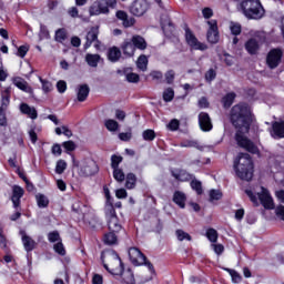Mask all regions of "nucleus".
<instances>
[{
    "instance_id": "1",
    "label": "nucleus",
    "mask_w": 284,
    "mask_h": 284,
    "mask_svg": "<svg viewBox=\"0 0 284 284\" xmlns=\"http://www.w3.org/2000/svg\"><path fill=\"white\" fill-rule=\"evenodd\" d=\"M230 119L232 125L237 130L235 134L237 145L246 150V152H251V154H256L258 152V148L254 145L252 140L243 135L250 132V128L254 122V115L252 114L250 105L247 103L235 104L231 109Z\"/></svg>"
},
{
    "instance_id": "2",
    "label": "nucleus",
    "mask_w": 284,
    "mask_h": 284,
    "mask_svg": "<svg viewBox=\"0 0 284 284\" xmlns=\"http://www.w3.org/2000/svg\"><path fill=\"white\" fill-rule=\"evenodd\" d=\"M72 210L79 215V219L84 221V223H87V225H89V227H91L94 232L103 230V222L99 220L90 206L78 200L72 204Z\"/></svg>"
},
{
    "instance_id": "3",
    "label": "nucleus",
    "mask_w": 284,
    "mask_h": 284,
    "mask_svg": "<svg viewBox=\"0 0 284 284\" xmlns=\"http://www.w3.org/2000/svg\"><path fill=\"white\" fill-rule=\"evenodd\" d=\"M234 170L242 181H250L254 176V163L247 153H240L234 161Z\"/></svg>"
},
{
    "instance_id": "4",
    "label": "nucleus",
    "mask_w": 284,
    "mask_h": 284,
    "mask_svg": "<svg viewBox=\"0 0 284 284\" xmlns=\"http://www.w3.org/2000/svg\"><path fill=\"white\" fill-rule=\"evenodd\" d=\"M113 261L119 267L110 268L108 267V264H104V270L110 272V274H113V276H121L122 284H136V280L134 278V273L132 270H123V261H121L119 254H113Z\"/></svg>"
},
{
    "instance_id": "5",
    "label": "nucleus",
    "mask_w": 284,
    "mask_h": 284,
    "mask_svg": "<svg viewBox=\"0 0 284 284\" xmlns=\"http://www.w3.org/2000/svg\"><path fill=\"white\" fill-rule=\"evenodd\" d=\"M240 8L246 17V19H263L265 14V9H263V4L258 0H244L241 2Z\"/></svg>"
},
{
    "instance_id": "6",
    "label": "nucleus",
    "mask_w": 284,
    "mask_h": 284,
    "mask_svg": "<svg viewBox=\"0 0 284 284\" xmlns=\"http://www.w3.org/2000/svg\"><path fill=\"white\" fill-rule=\"evenodd\" d=\"M110 8H116V0H95L89 7L90 17H99L100 14H110Z\"/></svg>"
},
{
    "instance_id": "7",
    "label": "nucleus",
    "mask_w": 284,
    "mask_h": 284,
    "mask_svg": "<svg viewBox=\"0 0 284 284\" xmlns=\"http://www.w3.org/2000/svg\"><path fill=\"white\" fill-rule=\"evenodd\" d=\"M104 214H105V220L108 223V227L110 232H121L122 226L121 223L119 222V216H116V210H114V204L109 203L108 205L104 206Z\"/></svg>"
},
{
    "instance_id": "8",
    "label": "nucleus",
    "mask_w": 284,
    "mask_h": 284,
    "mask_svg": "<svg viewBox=\"0 0 284 284\" xmlns=\"http://www.w3.org/2000/svg\"><path fill=\"white\" fill-rule=\"evenodd\" d=\"M129 258L135 266L146 265L150 274H154V265L148 261V257L138 247L129 248Z\"/></svg>"
},
{
    "instance_id": "9",
    "label": "nucleus",
    "mask_w": 284,
    "mask_h": 284,
    "mask_svg": "<svg viewBox=\"0 0 284 284\" xmlns=\"http://www.w3.org/2000/svg\"><path fill=\"white\" fill-rule=\"evenodd\" d=\"M158 6H160L162 10V14L160 16V21L162 26V30L165 34V37H172L174 34V24L170 20V14L168 13V9L163 7V2L161 0H154Z\"/></svg>"
},
{
    "instance_id": "10",
    "label": "nucleus",
    "mask_w": 284,
    "mask_h": 284,
    "mask_svg": "<svg viewBox=\"0 0 284 284\" xmlns=\"http://www.w3.org/2000/svg\"><path fill=\"white\" fill-rule=\"evenodd\" d=\"M99 173V164H97V161L92 159H88L81 162L80 169H79V176H94V174Z\"/></svg>"
},
{
    "instance_id": "11",
    "label": "nucleus",
    "mask_w": 284,
    "mask_h": 284,
    "mask_svg": "<svg viewBox=\"0 0 284 284\" xmlns=\"http://www.w3.org/2000/svg\"><path fill=\"white\" fill-rule=\"evenodd\" d=\"M263 43H265V38L263 36H255L251 39H248L245 42V50L251 55L258 54L261 51V48L263 47Z\"/></svg>"
},
{
    "instance_id": "12",
    "label": "nucleus",
    "mask_w": 284,
    "mask_h": 284,
    "mask_svg": "<svg viewBox=\"0 0 284 284\" xmlns=\"http://www.w3.org/2000/svg\"><path fill=\"white\" fill-rule=\"evenodd\" d=\"M184 32H185V40L187 45L192 48V50H205L207 48V44L199 42V39H196V36L190 30V27L187 24L184 26Z\"/></svg>"
},
{
    "instance_id": "13",
    "label": "nucleus",
    "mask_w": 284,
    "mask_h": 284,
    "mask_svg": "<svg viewBox=\"0 0 284 284\" xmlns=\"http://www.w3.org/2000/svg\"><path fill=\"white\" fill-rule=\"evenodd\" d=\"M283 60V50L272 49L266 55V64L271 70H275L277 65H281Z\"/></svg>"
},
{
    "instance_id": "14",
    "label": "nucleus",
    "mask_w": 284,
    "mask_h": 284,
    "mask_svg": "<svg viewBox=\"0 0 284 284\" xmlns=\"http://www.w3.org/2000/svg\"><path fill=\"white\" fill-rule=\"evenodd\" d=\"M148 10H150L148 0H135L130 8V12L133 13L134 17H143Z\"/></svg>"
},
{
    "instance_id": "15",
    "label": "nucleus",
    "mask_w": 284,
    "mask_h": 284,
    "mask_svg": "<svg viewBox=\"0 0 284 284\" xmlns=\"http://www.w3.org/2000/svg\"><path fill=\"white\" fill-rule=\"evenodd\" d=\"M207 26L206 39L209 43H219V24L216 20H209Z\"/></svg>"
},
{
    "instance_id": "16",
    "label": "nucleus",
    "mask_w": 284,
    "mask_h": 284,
    "mask_svg": "<svg viewBox=\"0 0 284 284\" xmlns=\"http://www.w3.org/2000/svg\"><path fill=\"white\" fill-rule=\"evenodd\" d=\"M261 193H258V199L261 201V204L265 210H274V199H272V195L270 194V191L265 187H261Z\"/></svg>"
},
{
    "instance_id": "17",
    "label": "nucleus",
    "mask_w": 284,
    "mask_h": 284,
    "mask_svg": "<svg viewBox=\"0 0 284 284\" xmlns=\"http://www.w3.org/2000/svg\"><path fill=\"white\" fill-rule=\"evenodd\" d=\"M199 125L202 132H212L214 125L212 124V118L206 112H201L199 114Z\"/></svg>"
},
{
    "instance_id": "18",
    "label": "nucleus",
    "mask_w": 284,
    "mask_h": 284,
    "mask_svg": "<svg viewBox=\"0 0 284 284\" xmlns=\"http://www.w3.org/2000/svg\"><path fill=\"white\" fill-rule=\"evenodd\" d=\"M20 235L26 252H32V250H36L37 242L32 237H30V235H28L26 231H20Z\"/></svg>"
},
{
    "instance_id": "19",
    "label": "nucleus",
    "mask_w": 284,
    "mask_h": 284,
    "mask_svg": "<svg viewBox=\"0 0 284 284\" xmlns=\"http://www.w3.org/2000/svg\"><path fill=\"white\" fill-rule=\"evenodd\" d=\"M23 194H24L23 187H21L19 185H13L12 196H11L13 207L17 209L21 205V199L23 197Z\"/></svg>"
},
{
    "instance_id": "20",
    "label": "nucleus",
    "mask_w": 284,
    "mask_h": 284,
    "mask_svg": "<svg viewBox=\"0 0 284 284\" xmlns=\"http://www.w3.org/2000/svg\"><path fill=\"white\" fill-rule=\"evenodd\" d=\"M271 134L273 139H284V120L272 123Z\"/></svg>"
},
{
    "instance_id": "21",
    "label": "nucleus",
    "mask_w": 284,
    "mask_h": 284,
    "mask_svg": "<svg viewBox=\"0 0 284 284\" xmlns=\"http://www.w3.org/2000/svg\"><path fill=\"white\" fill-rule=\"evenodd\" d=\"M171 174L173 178L176 179V181H181V182H187V181H192V179H194L193 174H190V173H187V171L181 170V169H175V170L171 171Z\"/></svg>"
},
{
    "instance_id": "22",
    "label": "nucleus",
    "mask_w": 284,
    "mask_h": 284,
    "mask_svg": "<svg viewBox=\"0 0 284 284\" xmlns=\"http://www.w3.org/2000/svg\"><path fill=\"white\" fill-rule=\"evenodd\" d=\"M115 17H116V19L122 21V26L124 28H132V26H134V23H135L134 18H129L128 13L123 10L116 11Z\"/></svg>"
},
{
    "instance_id": "23",
    "label": "nucleus",
    "mask_w": 284,
    "mask_h": 284,
    "mask_svg": "<svg viewBox=\"0 0 284 284\" xmlns=\"http://www.w3.org/2000/svg\"><path fill=\"white\" fill-rule=\"evenodd\" d=\"M13 84L19 90H22V92H27V94H32L33 92L32 87H30V84H28V81H26L23 78L13 79Z\"/></svg>"
},
{
    "instance_id": "24",
    "label": "nucleus",
    "mask_w": 284,
    "mask_h": 284,
    "mask_svg": "<svg viewBox=\"0 0 284 284\" xmlns=\"http://www.w3.org/2000/svg\"><path fill=\"white\" fill-rule=\"evenodd\" d=\"M121 50L124 54V57H134V52L136 49L134 48V44L132 43V40H124L121 44Z\"/></svg>"
},
{
    "instance_id": "25",
    "label": "nucleus",
    "mask_w": 284,
    "mask_h": 284,
    "mask_svg": "<svg viewBox=\"0 0 284 284\" xmlns=\"http://www.w3.org/2000/svg\"><path fill=\"white\" fill-rule=\"evenodd\" d=\"M20 112H22V114H27V116L32 120L39 116V113H37V109L34 106H30L28 103H22L20 105Z\"/></svg>"
},
{
    "instance_id": "26",
    "label": "nucleus",
    "mask_w": 284,
    "mask_h": 284,
    "mask_svg": "<svg viewBox=\"0 0 284 284\" xmlns=\"http://www.w3.org/2000/svg\"><path fill=\"white\" fill-rule=\"evenodd\" d=\"M131 43L133 44V48L135 50H146L148 49V41H145V38L141 36H133L131 38Z\"/></svg>"
},
{
    "instance_id": "27",
    "label": "nucleus",
    "mask_w": 284,
    "mask_h": 284,
    "mask_svg": "<svg viewBox=\"0 0 284 284\" xmlns=\"http://www.w3.org/2000/svg\"><path fill=\"white\" fill-rule=\"evenodd\" d=\"M90 94V87L88 84H81L78 87L77 99L80 103H83Z\"/></svg>"
},
{
    "instance_id": "28",
    "label": "nucleus",
    "mask_w": 284,
    "mask_h": 284,
    "mask_svg": "<svg viewBox=\"0 0 284 284\" xmlns=\"http://www.w3.org/2000/svg\"><path fill=\"white\" fill-rule=\"evenodd\" d=\"M99 29H91L88 33H87V42L84 43V50H88V48H90V45H92V43H94V41H97V43H99Z\"/></svg>"
},
{
    "instance_id": "29",
    "label": "nucleus",
    "mask_w": 284,
    "mask_h": 284,
    "mask_svg": "<svg viewBox=\"0 0 284 284\" xmlns=\"http://www.w3.org/2000/svg\"><path fill=\"white\" fill-rule=\"evenodd\" d=\"M108 59L111 63H116L121 59V49L119 47H111L108 50Z\"/></svg>"
},
{
    "instance_id": "30",
    "label": "nucleus",
    "mask_w": 284,
    "mask_h": 284,
    "mask_svg": "<svg viewBox=\"0 0 284 284\" xmlns=\"http://www.w3.org/2000/svg\"><path fill=\"white\" fill-rule=\"evenodd\" d=\"M187 201V197L185 196V193L181 191H175L173 194V202L175 205H179V207H185V202Z\"/></svg>"
},
{
    "instance_id": "31",
    "label": "nucleus",
    "mask_w": 284,
    "mask_h": 284,
    "mask_svg": "<svg viewBox=\"0 0 284 284\" xmlns=\"http://www.w3.org/2000/svg\"><path fill=\"white\" fill-rule=\"evenodd\" d=\"M10 88H7L2 91L0 110H8V105H10Z\"/></svg>"
},
{
    "instance_id": "32",
    "label": "nucleus",
    "mask_w": 284,
    "mask_h": 284,
    "mask_svg": "<svg viewBox=\"0 0 284 284\" xmlns=\"http://www.w3.org/2000/svg\"><path fill=\"white\" fill-rule=\"evenodd\" d=\"M85 61L90 68H98L99 61H101V55L97 53H87Z\"/></svg>"
},
{
    "instance_id": "33",
    "label": "nucleus",
    "mask_w": 284,
    "mask_h": 284,
    "mask_svg": "<svg viewBox=\"0 0 284 284\" xmlns=\"http://www.w3.org/2000/svg\"><path fill=\"white\" fill-rule=\"evenodd\" d=\"M124 181L126 190H134L136 187V174L128 173Z\"/></svg>"
},
{
    "instance_id": "34",
    "label": "nucleus",
    "mask_w": 284,
    "mask_h": 284,
    "mask_svg": "<svg viewBox=\"0 0 284 284\" xmlns=\"http://www.w3.org/2000/svg\"><path fill=\"white\" fill-rule=\"evenodd\" d=\"M116 232L110 231L109 233H105L103 236V242L105 245H116Z\"/></svg>"
},
{
    "instance_id": "35",
    "label": "nucleus",
    "mask_w": 284,
    "mask_h": 284,
    "mask_svg": "<svg viewBox=\"0 0 284 284\" xmlns=\"http://www.w3.org/2000/svg\"><path fill=\"white\" fill-rule=\"evenodd\" d=\"M36 200L38 203V207L43 209V207H48V205H50V200L48 199V196L39 193L36 195Z\"/></svg>"
},
{
    "instance_id": "36",
    "label": "nucleus",
    "mask_w": 284,
    "mask_h": 284,
    "mask_svg": "<svg viewBox=\"0 0 284 284\" xmlns=\"http://www.w3.org/2000/svg\"><path fill=\"white\" fill-rule=\"evenodd\" d=\"M205 236L210 243H216L219 241V232L215 229H207Z\"/></svg>"
},
{
    "instance_id": "37",
    "label": "nucleus",
    "mask_w": 284,
    "mask_h": 284,
    "mask_svg": "<svg viewBox=\"0 0 284 284\" xmlns=\"http://www.w3.org/2000/svg\"><path fill=\"white\" fill-rule=\"evenodd\" d=\"M236 99V93L231 92L227 93L223 99H222V103L224 105V108H231L232 103H234V100Z\"/></svg>"
},
{
    "instance_id": "38",
    "label": "nucleus",
    "mask_w": 284,
    "mask_h": 284,
    "mask_svg": "<svg viewBox=\"0 0 284 284\" xmlns=\"http://www.w3.org/2000/svg\"><path fill=\"white\" fill-rule=\"evenodd\" d=\"M125 173L123 172V169L119 168V169H113V179L118 182V183H123V181H125Z\"/></svg>"
},
{
    "instance_id": "39",
    "label": "nucleus",
    "mask_w": 284,
    "mask_h": 284,
    "mask_svg": "<svg viewBox=\"0 0 284 284\" xmlns=\"http://www.w3.org/2000/svg\"><path fill=\"white\" fill-rule=\"evenodd\" d=\"M136 65L139 70H142V72H145V70H148V57L145 54L140 55L136 61Z\"/></svg>"
},
{
    "instance_id": "40",
    "label": "nucleus",
    "mask_w": 284,
    "mask_h": 284,
    "mask_svg": "<svg viewBox=\"0 0 284 284\" xmlns=\"http://www.w3.org/2000/svg\"><path fill=\"white\" fill-rule=\"evenodd\" d=\"M175 236L178 241H192V235L181 229L175 231Z\"/></svg>"
},
{
    "instance_id": "41",
    "label": "nucleus",
    "mask_w": 284,
    "mask_h": 284,
    "mask_svg": "<svg viewBox=\"0 0 284 284\" xmlns=\"http://www.w3.org/2000/svg\"><path fill=\"white\" fill-rule=\"evenodd\" d=\"M123 163V156L113 154L111 155V168L112 170L119 169V165Z\"/></svg>"
},
{
    "instance_id": "42",
    "label": "nucleus",
    "mask_w": 284,
    "mask_h": 284,
    "mask_svg": "<svg viewBox=\"0 0 284 284\" xmlns=\"http://www.w3.org/2000/svg\"><path fill=\"white\" fill-rule=\"evenodd\" d=\"M104 125L109 132H116L119 130V122L116 120H106Z\"/></svg>"
},
{
    "instance_id": "43",
    "label": "nucleus",
    "mask_w": 284,
    "mask_h": 284,
    "mask_svg": "<svg viewBox=\"0 0 284 284\" xmlns=\"http://www.w3.org/2000/svg\"><path fill=\"white\" fill-rule=\"evenodd\" d=\"M68 39V33L65 32V29H58L55 31V41L59 43H63Z\"/></svg>"
},
{
    "instance_id": "44",
    "label": "nucleus",
    "mask_w": 284,
    "mask_h": 284,
    "mask_svg": "<svg viewBox=\"0 0 284 284\" xmlns=\"http://www.w3.org/2000/svg\"><path fill=\"white\" fill-rule=\"evenodd\" d=\"M191 187L196 192V194L199 195L203 194V184L201 183V181L192 180Z\"/></svg>"
},
{
    "instance_id": "45",
    "label": "nucleus",
    "mask_w": 284,
    "mask_h": 284,
    "mask_svg": "<svg viewBox=\"0 0 284 284\" xmlns=\"http://www.w3.org/2000/svg\"><path fill=\"white\" fill-rule=\"evenodd\" d=\"M67 168H68V163H65V161H63V160H59L55 165V173L63 174V172H65Z\"/></svg>"
},
{
    "instance_id": "46",
    "label": "nucleus",
    "mask_w": 284,
    "mask_h": 284,
    "mask_svg": "<svg viewBox=\"0 0 284 284\" xmlns=\"http://www.w3.org/2000/svg\"><path fill=\"white\" fill-rule=\"evenodd\" d=\"M181 148H195L196 150H203V146L196 141H184L181 143Z\"/></svg>"
},
{
    "instance_id": "47",
    "label": "nucleus",
    "mask_w": 284,
    "mask_h": 284,
    "mask_svg": "<svg viewBox=\"0 0 284 284\" xmlns=\"http://www.w3.org/2000/svg\"><path fill=\"white\" fill-rule=\"evenodd\" d=\"M142 136L144 141H154V139H156V133H154V130L149 129L142 133Z\"/></svg>"
},
{
    "instance_id": "48",
    "label": "nucleus",
    "mask_w": 284,
    "mask_h": 284,
    "mask_svg": "<svg viewBox=\"0 0 284 284\" xmlns=\"http://www.w3.org/2000/svg\"><path fill=\"white\" fill-rule=\"evenodd\" d=\"M223 199V193L219 190H211L210 191V201H221Z\"/></svg>"
},
{
    "instance_id": "49",
    "label": "nucleus",
    "mask_w": 284,
    "mask_h": 284,
    "mask_svg": "<svg viewBox=\"0 0 284 284\" xmlns=\"http://www.w3.org/2000/svg\"><path fill=\"white\" fill-rule=\"evenodd\" d=\"M163 99L166 103H170L174 99V90L172 88L166 89L163 92Z\"/></svg>"
},
{
    "instance_id": "50",
    "label": "nucleus",
    "mask_w": 284,
    "mask_h": 284,
    "mask_svg": "<svg viewBox=\"0 0 284 284\" xmlns=\"http://www.w3.org/2000/svg\"><path fill=\"white\" fill-rule=\"evenodd\" d=\"M48 241L50 243H57V241H61V235H59L58 231L50 232L48 234Z\"/></svg>"
},
{
    "instance_id": "51",
    "label": "nucleus",
    "mask_w": 284,
    "mask_h": 284,
    "mask_svg": "<svg viewBox=\"0 0 284 284\" xmlns=\"http://www.w3.org/2000/svg\"><path fill=\"white\" fill-rule=\"evenodd\" d=\"M226 271L231 275L233 283H241V275L239 274V272L232 268H226Z\"/></svg>"
},
{
    "instance_id": "52",
    "label": "nucleus",
    "mask_w": 284,
    "mask_h": 284,
    "mask_svg": "<svg viewBox=\"0 0 284 284\" xmlns=\"http://www.w3.org/2000/svg\"><path fill=\"white\" fill-rule=\"evenodd\" d=\"M153 232H156L158 234L163 231V222L161 219L156 217L155 222L153 223Z\"/></svg>"
},
{
    "instance_id": "53",
    "label": "nucleus",
    "mask_w": 284,
    "mask_h": 284,
    "mask_svg": "<svg viewBox=\"0 0 284 284\" xmlns=\"http://www.w3.org/2000/svg\"><path fill=\"white\" fill-rule=\"evenodd\" d=\"M40 82L42 84L43 92H45V93L51 92V90H52V82H50L48 80H43L42 78H40Z\"/></svg>"
},
{
    "instance_id": "54",
    "label": "nucleus",
    "mask_w": 284,
    "mask_h": 284,
    "mask_svg": "<svg viewBox=\"0 0 284 284\" xmlns=\"http://www.w3.org/2000/svg\"><path fill=\"white\" fill-rule=\"evenodd\" d=\"M214 79H216V71L214 69H209L205 73V80L209 83H212V81H214Z\"/></svg>"
},
{
    "instance_id": "55",
    "label": "nucleus",
    "mask_w": 284,
    "mask_h": 284,
    "mask_svg": "<svg viewBox=\"0 0 284 284\" xmlns=\"http://www.w3.org/2000/svg\"><path fill=\"white\" fill-rule=\"evenodd\" d=\"M53 250L57 254H60V256H65V247H63V243L58 242L54 244Z\"/></svg>"
},
{
    "instance_id": "56",
    "label": "nucleus",
    "mask_w": 284,
    "mask_h": 284,
    "mask_svg": "<svg viewBox=\"0 0 284 284\" xmlns=\"http://www.w3.org/2000/svg\"><path fill=\"white\" fill-rule=\"evenodd\" d=\"M213 252H215V254H217V256H221V254H223V252H225V246H223V244H215L213 243L211 245Z\"/></svg>"
},
{
    "instance_id": "57",
    "label": "nucleus",
    "mask_w": 284,
    "mask_h": 284,
    "mask_svg": "<svg viewBox=\"0 0 284 284\" xmlns=\"http://www.w3.org/2000/svg\"><path fill=\"white\" fill-rule=\"evenodd\" d=\"M180 125H181V123L179 122V120L173 119L168 124V129L171 130V132H176V130H179Z\"/></svg>"
},
{
    "instance_id": "58",
    "label": "nucleus",
    "mask_w": 284,
    "mask_h": 284,
    "mask_svg": "<svg viewBox=\"0 0 284 284\" xmlns=\"http://www.w3.org/2000/svg\"><path fill=\"white\" fill-rule=\"evenodd\" d=\"M29 50H30V47H28V45H20L18 48L17 55L20 57L21 59H23L28 54Z\"/></svg>"
},
{
    "instance_id": "59",
    "label": "nucleus",
    "mask_w": 284,
    "mask_h": 284,
    "mask_svg": "<svg viewBox=\"0 0 284 284\" xmlns=\"http://www.w3.org/2000/svg\"><path fill=\"white\" fill-rule=\"evenodd\" d=\"M57 90H58V92H60V94H63V92H65V90H68V83H65V81H63V80L58 81Z\"/></svg>"
},
{
    "instance_id": "60",
    "label": "nucleus",
    "mask_w": 284,
    "mask_h": 284,
    "mask_svg": "<svg viewBox=\"0 0 284 284\" xmlns=\"http://www.w3.org/2000/svg\"><path fill=\"white\" fill-rule=\"evenodd\" d=\"M62 145L68 152H74V150H77V144H74V142L72 141L63 142Z\"/></svg>"
},
{
    "instance_id": "61",
    "label": "nucleus",
    "mask_w": 284,
    "mask_h": 284,
    "mask_svg": "<svg viewBox=\"0 0 284 284\" xmlns=\"http://www.w3.org/2000/svg\"><path fill=\"white\" fill-rule=\"evenodd\" d=\"M230 29H231L232 34H234V37H239V34H241V24L231 23Z\"/></svg>"
},
{
    "instance_id": "62",
    "label": "nucleus",
    "mask_w": 284,
    "mask_h": 284,
    "mask_svg": "<svg viewBox=\"0 0 284 284\" xmlns=\"http://www.w3.org/2000/svg\"><path fill=\"white\" fill-rule=\"evenodd\" d=\"M140 79L141 78L136 73L126 74V81H129V83H139Z\"/></svg>"
},
{
    "instance_id": "63",
    "label": "nucleus",
    "mask_w": 284,
    "mask_h": 284,
    "mask_svg": "<svg viewBox=\"0 0 284 284\" xmlns=\"http://www.w3.org/2000/svg\"><path fill=\"white\" fill-rule=\"evenodd\" d=\"M174 77H175L174 70H170L165 73V81L169 85H171V83H174Z\"/></svg>"
},
{
    "instance_id": "64",
    "label": "nucleus",
    "mask_w": 284,
    "mask_h": 284,
    "mask_svg": "<svg viewBox=\"0 0 284 284\" xmlns=\"http://www.w3.org/2000/svg\"><path fill=\"white\" fill-rule=\"evenodd\" d=\"M202 14L205 19H212V17H214V11L212 10V8L206 7L202 9Z\"/></svg>"
}]
</instances>
